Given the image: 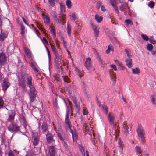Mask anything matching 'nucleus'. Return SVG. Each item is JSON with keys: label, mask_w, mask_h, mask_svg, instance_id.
Masks as SVG:
<instances>
[{"label": "nucleus", "mask_w": 156, "mask_h": 156, "mask_svg": "<svg viewBox=\"0 0 156 156\" xmlns=\"http://www.w3.org/2000/svg\"><path fill=\"white\" fill-rule=\"evenodd\" d=\"M53 104L54 106L56 108H58V106L57 103V98H55V101L53 102Z\"/></svg>", "instance_id": "nucleus-56"}, {"label": "nucleus", "mask_w": 156, "mask_h": 156, "mask_svg": "<svg viewBox=\"0 0 156 156\" xmlns=\"http://www.w3.org/2000/svg\"><path fill=\"white\" fill-rule=\"evenodd\" d=\"M21 78L25 81L26 80L27 86L30 88L29 95L30 103L34 102L35 99L37 92L32 83V78L31 76L27 73H23L21 75Z\"/></svg>", "instance_id": "nucleus-1"}, {"label": "nucleus", "mask_w": 156, "mask_h": 156, "mask_svg": "<svg viewBox=\"0 0 156 156\" xmlns=\"http://www.w3.org/2000/svg\"><path fill=\"white\" fill-rule=\"evenodd\" d=\"M39 137L37 133L33 134L32 137L31 141L33 144V145L35 146L38 145L39 141Z\"/></svg>", "instance_id": "nucleus-9"}, {"label": "nucleus", "mask_w": 156, "mask_h": 156, "mask_svg": "<svg viewBox=\"0 0 156 156\" xmlns=\"http://www.w3.org/2000/svg\"><path fill=\"white\" fill-rule=\"evenodd\" d=\"M42 42L45 45L46 49H48V48L47 47V45H48V41H47L45 37H43L42 40Z\"/></svg>", "instance_id": "nucleus-40"}, {"label": "nucleus", "mask_w": 156, "mask_h": 156, "mask_svg": "<svg viewBox=\"0 0 156 156\" xmlns=\"http://www.w3.org/2000/svg\"><path fill=\"white\" fill-rule=\"evenodd\" d=\"M103 108L105 110V113L107 114L108 112V107L106 106H103Z\"/></svg>", "instance_id": "nucleus-62"}, {"label": "nucleus", "mask_w": 156, "mask_h": 156, "mask_svg": "<svg viewBox=\"0 0 156 156\" xmlns=\"http://www.w3.org/2000/svg\"><path fill=\"white\" fill-rule=\"evenodd\" d=\"M91 61V58L90 57H88L87 58H86L85 62L84 64V66L88 70H89L92 67V66L90 63Z\"/></svg>", "instance_id": "nucleus-14"}, {"label": "nucleus", "mask_w": 156, "mask_h": 156, "mask_svg": "<svg viewBox=\"0 0 156 156\" xmlns=\"http://www.w3.org/2000/svg\"><path fill=\"white\" fill-rule=\"evenodd\" d=\"M44 22L48 25H50V18L48 16V15H43Z\"/></svg>", "instance_id": "nucleus-23"}, {"label": "nucleus", "mask_w": 156, "mask_h": 156, "mask_svg": "<svg viewBox=\"0 0 156 156\" xmlns=\"http://www.w3.org/2000/svg\"><path fill=\"white\" fill-rule=\"evenodd\" d=\"M136 151L137 152L138 154H141L142 153V151L140 147L138 146H136V147L135 148Z\"/></svg>", "instance_id": "nucleus-45"}, {"label": "nucleus", "mask_w": 156, "mask_h": 156, "mask_svg": "<svg viewBox=\"0 0 156 156\" xmlns=\"http://www.w3.org/2000/svg\"><path fill=\"white\" fill-rule=\"evenodd\" d=\"M115 62H116V63L117 65L119 66L120 69V70L123 69L124 66L121 62L118 61L117 60H115Z\"/></svg>", "instance_id": "nucleus-34"}, {"label": "nucleus", "mask_w": 156, "mask_h": 156, "mask_svg": "<svg viewBox=\"0 0 156 156\" xmlns=\"http://www.w3.org/2000/svg\"><path fill=\"white\" fill-rule=\"evenodd\" d=\"M4 104V101L3 100L2 98V97H0V107H3Z\"/></svg>", "instance_id": "nucleus-54"}, {"label": "nucleus", "mask_w": 156, "mask_h": 156, "mask_svg": "<svg viewBox=\"0 0 156 156\" xmlns=\"http://www.w3.org/2000/svg\"><path fill=\"white\" fill-rule=\"evenodd\" d=\"M150 42L153 44H156V40H153L152 38H150L149 39Z\"/></svg>", "instance_id": "nucleus-60"}, {"label": "nucleus", "mask_w": 156, "mask_h": 156, "mask_svg": "<svg viewBox=\"0 0 156 156\" xmlns=\"http://www.w3.org/2000/svg\"><path fill=\"white\" fill-rule=\"evenodd\" d=\"M114 39L115 41V43H114V46H115V47L110 44L108 46V49H113L115 48H119V42L116 39Z\"/></svg>", "instance_id": "nucleus-22"}, {"label": "nucleus", "mask_w": 156, "mask_h": 156, "mask_svg": "<svg viewBox=\"0 0 156 156\" xmlns=\"http://www.w3.org/2000/svg\"><path fill=\"white\" fill-rule=\"evenodd\" d=\"M154 3L153 1H151L148 4V6L151 8H154Z\"/></svg>", "instance_id": "nucleus-50"}, {"label": "nucleus", "mask_w": 156, "mask_h": 156, "mask_svg": "<svg viewBox=\"0 0 156 156\" xmlns=\"http://www.w3.org/2000/svg\"><path fill=\"white\" fill-rule=\"evenodd\" d=\"M83 114L87 115L88 114V112L87 109L85 108L83 109Z\"/></svg>", "instance_id": "nucleus-63"}, {"label": "nucleus", "mask_w": 156, "mask_h": 156, "mask_svg": "<svg viewBox=\"0 0 156 156\" xmlns=\"http://www.w3.org/2000/svg\"><path fill=\"white\" fill-rule=\"evenodd\" d=\"M72 17L73 20L74 21L75 20L78 19V17L76 15L75 13H73L72 14Z\"/></svg>", "instance_id": "nucleus-55"}, {"label": "nucleus", "mask_w": 156, "mask_h": 156, "mask_svg": "<svg viewBox=\"0 0 156 156\" xmlns=\"http://www.w3.org/2000/svg\"><path fill=\"white\" fill-rule=\"evenodd\" d=\"M58 136L61 140H62V141H64V139L62 137L61 133H58Z\"/></svg>", "instance_id": "nucleus-59"}, {"label": "nucleus", "mask_w": 156, "mask_h": 156, "mask_svg": "<svg viewBox=\"0 0 156 156\" xmlns=\"http://www.w3.org/2000/svg\"><path fill=\"white\" fill-rule=\"evenodd\" d=\"M72 134V138L74 142L76 141L78 138V133L77 132H73L72 130V132L69 131Z\"/></svg>", "instance_id": "nucleus-24"}, {"label": "nucleus", "mask_w": 156, "mask_h": 156, "mask_svg": "<svg viewBox=\"0 0 156 156\" xmlns=\"http://www.w3.org/2000/svg\"><path fill=\"white\" fill-rule=\"evenodd\" d=\"M74 67L76 73H77L80 78L82 77V75L81 72L80 71L76 66H74Z\"/></svg>", "instance_id": "nucleus-31"}, {"label": "nucleus", "mask_w": 156, "mask_h": 156, "mask_svg": "<svg viewBox=\"0 0 156 156\" xmlns=\"http://www.w3.org/2000/svg\"><path fill=\"white\" fill-rule=\"evenodd\" d=\"M126 64L129 68H130L132 67L133 66V64L132 63V60L130 58L127 59L125 60Z\"/></svg>", "instance_id": "nucleus-25"}, {"label": "nucleus", "mask_w": 156, "mask_h": 156, "mask_svg": "<svg viewBox=\"0 0 156 156\" xmlns=\"http://www.w3.org/2000/svg\"><path fill=\"white\" fill-rule=\"evenodd\" d=\"M51 31L53 37H55L56 36V34L55 29L53 28H51Z\"/></svg>", "instance_id": "nucleus-51"}, {"label": "nucleus", "mask_w": 156, "mask_h": 156, "mask_svg": "<svg viewBox=\"0 0 156 156\" xmlns=\"http://www.w3.org/2000/svg\"><path fill=\"white\" fill-rule=\"evenodd\" d=\"M98 60V61L99 64L101 65V66H103L105 64V63L103 62L101 58L99 56H97V58Z\"/></svg>", "instance_id": "nucleus-36"}, {"label": "nucleus", "mask_w": 156, "mask_h": 156, "mask_svg": "<svg viewBox=\"0 0 156 156\" xmlns=\"http://www.w3.org/2000/svg\"><path fill=\"white\" fill-rule=\"evenodd\" d=\"M39 126V131L40 133L45 134L48 133L49 132L48 130V127L46 123L44 122L42 123V126H40V124Z\"/></svg>", "instance_id": "nucleus-8"}, {"label": "nucleus", "mask_w": 156, "mask_h": 156, "mask_svg": "<svg viewBox=\"0 0 156 156\" xmlns=\"http://www.w3.org/2000/svg\"><path fill=\"white\" fill-rule=\"evenodd\" d=\"M24 50L26 55L28 58L32 57V55L30 49H24Z\"/></svg>", "instance_id": "nucleus-29"}, {"label": "nucleus", "mask_w": 156, "mask_h": 156, "mask_svg": "<svg viewBox=\"0 0 156 156\" xmlns=\"http://www.w3.org/2000/svg\"><path fill=\"white\" fill-rule=\"evenodd\" d=\"M18 85L20 87L23 89H25L26 88L25 81L22 78L19 80Z\"/></svg>", "instance_id": "nucleus-19"}, {"label": "nucleus", "mask_w": 156, "mask_h": 156, "mask_svg": "<svg viewBox=\"0 0 156 156\" xmlns=\"http://www.w3.org/2000/svg\"><path fill=\"white\" fill-rule=\"evenodd\" d=\"M132 71L133 74H138L140 72V69L138 67L136 68L135 69H133Z\"/></svg>", "instance_id": "nucleus-38"}, {"label": "nucleus", "mask_w": 156, "mask_h": 156, "mask_svg": "<svg viewBox=\"0 0 156 156\" xmlns=\"http://www.w3.org/2000/svg\"><path fill=\"white\" fill-rule=\"evenodd\" d=\"M80 151L82 153L83 155H84L85 154V150L84 148L82 146H80Z\"/></svg>", "instance_id": "nucleus-58"}, {"label": "nucleus", "mask_w": 156, "mask_h": 156, "mask_svg": "<svg viewBox=\"0 0 156 156\" xmlns=\"http://www.w3.org/2000/svg\"><path fill=\"white\" fill-rule=\"evenodd\" d=\"M52 52L55 55V58H60L59 55L57 51V49H52Z\"/></svg>", "instance_id": "nucleus-35"}, {"label": "nucleus", "mask_w": 156, "mask_h": 156, "mask_svg": "<svg viewBox=\"0 0 156 156\" xmlns=\"http://www.w3.org/2000/svg\"><path fill=\"white\" fill-rule=\"evenodd\" d=\"M70 122L69 119V114L68 113H66V117L65 119V123H66L68 122Z\"/></svg>", "instance_id": "nucleus-49"}, {"label": "nucleus", "mask_w": 156, "mask_h": 156, "mask_svg": "<svg viewBox=\"0 0 156 156\" xmlns=\"http://www.w3.org/2000/svg\"><path fill=\"white\" fill-rule=\"evenodd\" d=\"M66 125H67L68 126V127L69 129V131H71V132H72V129H71V127H72V125L71 124V122H68L67 123H65Z\"/></svg>", "instance_id": "nucleus-52"}, {"label": "nucleus", "mask_w": 156, "mask_h": 156, "mask_svg": "<svg viewBox=\"0 0 156 156\" xmlns=\"http://www.w3.org/2000/svg\"><path fill=\"white\" fill-rule=\"evenodd\" d=\"M113 125V129L114 130V133L115 134L116 133H118L119 132V130H118V126L117 124H112Z\"/></svg>", "instance_id": "nucleus-33"}, {"label": "nucleus", "mask_w": 156, "mask_h": 156, "mask_svg": "<svg viewBox=\"0 0 156 156\" xmlns=\"http://www.w3.org/2000/svg\"><path fill=\"white\" fill-rule=\"evenodd\" d=\"M51 16L53 18L54 21L58 25L61 24L64 25L66 22V20L62 18H59V16L58 17L56 12L54 11H52L50 13Z\"/></svg>", "instance_id": "nucleus-4"}, {"label": "nucleus", "mask_w": 156, "mask_h": 156, "mask_svg": "<svg viewBox=\"0 0 156 156\" xmlns=\"http://www.w3.org/2000/svg\"><path fill=\"white\" fill-rule=\"evenodd\" d=\"M141 36L143 39L146 41H147L149 39L148 36L146 35L142 34H141Z\"/></svg>", "instance_id": "nucleus-47"}, {"label": "nucleus", "mask_w": 156, "mask_h": 156, "mask_svg": "<svg viewBox=\"0 0 156 156\" xmlns=\"http://www.w3.org/2000/svg\"><path fill=\"white\" fill-rule=\"evenodd\" d=\"M65 5L61 4H60V12L59 14V18H62V19H64L66 20L65 15L63 13L65 12Z\"/></svg>", "instance_id": "nucleus-12"}, {"label": "nucleus", "mask_w": 156, "mask_h": 156, "mask_svg": "<svg viewBox=\"0 0 156 156\" xmlns=\"http://www.w3.org/2000/svg\"><path fill=\"white\" fill-rule=\"evenodd\" d=\"M8 130L11 133L20 131V127L16 122H12L7 127Z\"/></svg>", "instance_id": "nucleus-5"}, {"label": "nucleus", "mask_w": 156, "mask_h": 156, "mask_svg": "<svg viewBox=\"0 0 156 156\" xmlns=\"http://www.w3.org/2000/svg\"><path fill=\"white\" fill-rule=\"evenodd\" d=\"M95 19L96 20L98 23H100L103 20V17L101 16H99L96 14L95 16Z\"/></svg>", "instance_id": "nucleus-30"}, {"label": "nucleus", "mask_w": 156, "mask_h": 156, "mask_svg": "<svg viewBox=\"0 0 156 156\" xmlns=\"http://www.w3.org/2000/svg\"><path fill=\"white\" fill-rule=\"evenodd\" d=\"M16 114L14 111H11V114H9L8 117L7 119L9 122H13Z\"/></svg>", "instance_id": "nucleus-16"}, {"label": "nucleus", "mask_w": 156, "mask_h": 156, "mask_svg": "<svg viewBox=\"0 0 156 156\" xmlns=\"http://www.w3.org/2000/svg\"><path fill=\"white\" fill-rule=\"evenodd\" d=\"M55 78L58 81H60L61 80L60 75L58 74L55 75Z\"/></svg>", "instance_id": "nucleus-57"}, {"label": "nucleus", "mask_w": 156, "mask_h": 156, "mask_svg": "<svg viewBox=\"0 0 156 156\" xmlns=\"http://www.w3.org/2000/svg\"><path fill=\"white\" fill-rule=\"evenodd\" d=\"M64 81L65 82L67 83H69L70 82V80L69 79L68 77L67 76L63 77Z\"/></svg>", "instance_id": "nucleus-61"}, {"label": "nucleus", "mask_w": 156, "mask_h": 156, "mask_svg": "<svg viewBox=\"0 0 156 156\" xmlns=\"http://www.w3.org/2000/svg\"><path fill=\"white\" fill-rule=\"evenodd\" d=\"M18 23L20 25L21 27V32L20 34L21 35L22 37L24 36V35L25 33V27L24 25H23L22 23L21 22H19L18 21Z\"/></svg>", "instance_id": "nucleus-21"}, {"label": "nucleus", "mask_w": 156, "mask_h": 156, "mask_svg": "<svg viewBox=\"0 0 156 156\" xmlns=\"http://www.w3.org/2000/svg\"><path fill=\"white\" fill-rule=\"evenodd\" d=\"M46 136L47 141L48 143H51L53 142V136L52 134L49 132L47 133Z\"/></svg>", "instance_id": "nucleus-17"}, {"label": "nucleus", "mask_w": 156, "mask_h": 156, "mask_svg": "<svg viewBox=\"0 0 156 156\" xmlns=\"http://www.w3.org/2000/svg\"><path fill=\"white\" fill-rule=\"evenodd\" d=\"M35 23L38 28L40 30H41V31L43 33H44V31L43 28L42 27V26L41 25L39 24L38 23L36 22H35Z\"/></svg>", "instance_id": "nucleus-41"}, {"label": "nucleus", "mask_w": 156, "mask_h": 156, "mask_svg": "<svg viewBox=\"0 0 156 156\" xmlns=\"http://www.w3.org/2000/svg\"><path fill=\"white\" fill-rule=\"evenodd\" d=\"M60 58H55L54 59V63L55 66L57 68L59 66V60Z\"/></svg>", "instance_id": "nucleus-39"}, {"label": "nucleus", "mask_w": 156, "mask_h": 156, "mask_svg": "<svg viewBox=\"0 0 156 156\" xmlns=\"http://www.w3.org/2000/svg\"><path fill=\"white\" fill-rule=\"evenodd\" d=\"M21 122L23 123L24 127L26 128V127L27 125V122L25 119L24 117L22 115L21 118Z\"/></svg>", "instance_id": "nucleus-28"}, {"label": "nucleus", "mask_w": 156, "mask_h": 156, "mask_svg": "<svg viewBox=\"0 0 156 156\" xmlns=\"http://www.w3.org/2000/svg\"><path fill=\"white\" fill-rule=\"evenodd\" d=\"M6 57L4 53H0V66H4L6 64Z\"/></svg>", "instance_id": "nucleus-10"}, {"label": "nucleus", "mask_w": 156, "mask_h": 156, "mask_svg": "<svg viewBox=\"0 0 156 156\" xmlns=\"http://www.w3.org/2000/svg\"><path fill=\"white\" fill-rule=\"evenodd\" d=\"M137 132L139 138H140L141 142H144L145 141L144 135L145 134L144 130L140 125H138Z\"/></svg>", "instance_id": "nucleus-6"}, {"label": "nucleus", "mask_w": 156, "mask_h": 156, "mask_svg": "<svg viewBox=\"0 0 156 156\" xmlns=\"http://www.w3.org/2000/svg\"><path fill=\"white\" fill-rule=\"evenodd\" d=\"M71 2L70 0H67L66 2V5L68 8H71L72 5L71 4Z\"/></svg>", "instance_id": "nucleus-43"}, {"label": "nucleus", "mask_w": 156, "mask_h": 156, "mask_svg": "<svg viewBox=\"0 0 156 156\" xmlns=\"http://www.w3.org/2000/svg\"><path fill=\"white\" fill-rule=\"evenodd\" d=\"M150 98L152 104L154 105H156V94L151 96Z\"/></svg>", "instance_id": "nucleus-32"}, {"label": "nucleus", "mask_w": 156, "mask_h": 156, "mask_svg": "<svg viewBox=\"0 0 156 156\" xmlns=\"http://www.w3.org/2000/svg\"><path fill=\"white\" fill-rule=\"evenodd\" d=\"M125 51L129 58H130L132 57V56L131 55V52L130 49H125Z\"/></svg>", "instance_id": "nucleus-42"}, {"label": "nucleus", "mask_w": 156, "mask_h": 156, "mask_svg": "<svg viewBox=\"0 0 156 156\" xmlns=\"http://www.w3.org/2000/svg\"><path fill=\"white\" fill-rule=\"evenodd\" d=\"M8 34L7 31L1 29L0 34V41H3L7 37Z\"/></svg>", "instance_id": "nucleus-11"}, {"label": "nucleus", "mask_w": 156, "mask_h": 156, "mask_svg": "<svg viewBox=\"0 0 156 156\" xmlns=\"http://www.w3.org/2000/svg\"><path fill=\"white\" fill-rule=\"evenodd\" d=\"M91 25L92 27V29L94 30L95 37H98V34L99 32V28L98 27L96 26L92 23H91Z\"/></svg>", "instance_id": "nucleus-15"}, {"label": "nucleus", "mask_w": 156, "mask_h": 156, "mask_svg": "<svg viewBox=\"0 0 156 156\" xmlns=\"http://www.w3.org/2000/svg\"><path fill=\"white\" fill-rule=\"evenodd\" d=\"M123 132L125 134L127 135L129 133V128L127 126V122L126 121H125L123 124Z\"/></svg>", "instance_id": "nucleus-18"}, {"label": "nucleus", "mask_w": 156, "mask_h": 156, "mask_svg": "<svg viewBox=\"0 0 156 156\" xmlns=\"http://www.w3.org/2000/svg\"><path fill=\"white\" fill-rule=\"evenodd\" d=\"M110 75L111 76L112 81H113L115 83V82L116 79L115 73L113 71L112 69H111L110 70Z\"/></svg>", "instance_id": "nucleus-26"}, {"label": "nucleus", "mask_w": 156, "mask_h": 156, "mask_svg": "<svg viewBox=\"0 0 156 156\" xmlns=\"http://www.w3.org/2000/svg\"><path fill=\"white\" fill-rule=\"evenodd\" d=\"M118 144L119 148L120 149V150L122 151L123 150L122 143L120 139L119 140Z\"/></svg>", "instance_id": "nucleus-46"}, {"label": "nucleus", "mask_w": 156, "mask_h": 156, "mask_svg": "<svg viewBox=\"0 0 156 156\" xmlns=\"http://www.w3.org/2000/svg\"><path fill=\"white\" fill-rule=\"evenodd\" d=\"M102 4V2L101 1H98L96 3V8L98 9H99Z\"/></svg>", "instance_id": "nucleus-48"}, {"label": "nucleus", "mask_w": 156, "mask_h": 156, "mask_svg": "<svg viewBox=\"0 0 156 156\" xmlns=\"http://www.w3.org/2000/svg\"><path fill=\"white\" fill-rule=\"evenodd\" d=\"M68 102H69V106L70 108V109H71V115H72L73 114V113L72 112H73V108H72V103L71 102V101L69 100H68Z\"/></svg>", "instance_id": "nucleus-53"}, {"label": "nucleus", "mask_w": 156, "mask_h": 156, "mask_svg": "<svg viewBox=\"0 0 156 156\" xmlns=\"http://www.w3.org/2000/svg\"><path fill=\"white\" fill-rule=\"evenodd\" d=\"M8 156H14L12 150H10L9 151Z\"/></svg>", "instance_id": "nucleus-64"}, {"label": "nucleus", "mask_w": 156, "mask_h": 156, "mask_svg": "<svg viewBox=\"0 0 156 156\" xmlns=\"http://www.w3.org/2000/svg\"><path fill=\"white\" fill-rule=\"evenodd\" d=\"M30 66L33 69L34 71L35 72H38V69L36 68L35 65L33 63L30 64Z\"/></svg>", "instance_id": "nucleus-44"}, {"label": "nucleus", "mask_w": 156, "mask_h": 156, "mask_svg": "<svg viewBox=\"0 0 156 156\" xmlns=\"http://www.w3.org/2000/svg\"><path fill=\"white\" fill-rule=\"evenodd\" d=\"M4 77V76L3 75ZM3 80H2L1 83L2 88L3 91L5 93L6 92L7 89L10 86V83L9 82V80L7 78H3Z\"/></svg>", "instance_id": "nucleus-7"}, {"label": "nucleus", "mask_w": 156, "mask_h": 156, "mask_svg": "<svg viewBox=\"0 0 156 156\" xmlns=\"http://www.w3.org/2000/svg\"><path fill=\"white\" fill-rule=\"evenodd\" d=\"M21 78L25 81L26 80L27 86L30 88L29 95L30 103L34 102L35 99L37 92L32 83V78L31 76L27 73H23L21 75Z\"/></svg>", "instance_id": "nucleus-2"}, {"label": "nucleus", "mask_w": 156, "mask_h": 156, "mask_svg": "<svg viewBox=\"0 0 156 156\" xmlns=\"http://www.w3.org/2000/svg\"><path fill=\"white\" fill-rule=\"evenodd\" d=\"M48 154L50 156H55L56 153V148L54 146H50L48 147Z\"/></svg>", "instance_id": "nucleus-13"}, {"label": "nucleus", "mask_w": 156, "mask_h": 156, "mask_svg": "<svg viewBox=\"0 0 156 156\" xmlns=\"http://www.w3.org/2000/svg\"><path fill=\"white\" fill-rule=\"evenodd\" d=\"M21 78L25 81L26 80L27 86L30 88L29 95L30 103L34 102L35 99L37 92L32 83V78L31 76L27 73H23L21 75Z\"/></svg>", "instance_id": "nucleus-3"}, {"label": "nucleus", "mask_w": 156, "mask_h": 156, "mask_svg": "<svg viewBox=\"0 0 156 156\" xmlns=\"http://www.w3.org/2000/svg\"><path fill=\"white\" fill-rule=\"evenodd\" d=\"M108 118L110 125L112 126V124H114L115 118V116L114 114L111 113H109Z\"/></svg>", "instance_id": "nucleus-20"}, {"label": "nucleus", "mask_w": 156, "mask_h": 156, "mask_svg": "<svg viewBox=\"0 0 156 156\" xmlns=\"http://www.w3.org/2000/svg\"><path fill=\"white\" fill-rule=\"evenodd\" d=\"M72 100L77 109H79L80 108L79 103L77 101V99L74 97L72 98Z\"/></svg>", "instance_id": "nucleus-27"}, {"label": "nucleus", "mask_w": 156, "mask_h": 156, "mask_svg": "<svg viewBox=\"0 0 156 156\" xmlns=\"http://www.w3.org/2000/svg\"><path fill=\"white\" fill-rule=\"evenodd\" d=\"M67 31L68 35L70 36L71 35V26L69 24H67Z\"/></svg>", "instance_id": "nucleus-37"}]
</instances>
